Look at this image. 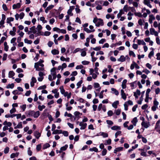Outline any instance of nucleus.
<instances>
[{
	"instance_id": "nucleus-1",
	"label": "nucleus",
	"mask_w": 160,
	"mask_h": 160,
	"mask_svg": "<svg viewBox=\"0 0 160 160\" xmlns=\"http://www.w3.org/2000/svg\"><path fill=\"white\" fill-rule=\"evenodd\" d=\"M103 2V1H96L95 2V4L97 5L96 9L98 10H100L102 9V5Z\"/></svg>"
},
{
	"instance_id": "nucleus-2",
	"label": "nucleus",
	"mask_w": 160,
	"mask_h": 160,
	"mask_svg": "<svg viewBox=\"0 0 160 160\" xmlns=\"http://www.w3.org/2000/svg\"><path fill=\"white\" fill-rule=\"evenodd\" d=\"M89 28L90 30H89L87 28H84L83 30L88 33H90L91 32H94L95 31V30L93 29L94 27L93 26L90 25Z\"/></svg>"
},
{
	"instance_id": "nucleus-3",
	"label": "nucleus",
	"mask_w": 160,
	"mask_h": 160,
	"mask_svg": "<svg viewBox=\"0 0 160 160\" xmlns=\"http://www.w3.org/2000/svg\"><path fill=\"white\" fill-rule=\"evenodd\" d=\"M160 120L157 121L155 126L154 129L160 134Z\"/></svg>"
},
{
	"instance_id": "nucleus-4",
	"label": "nucleus",
	"mask_w": 160,
	"mask_h": 160,
	"mask_svg": "<svg viewBox=\"0 0 160 160\" xmlns=\"http://www.w3.org/2000/svg\"><path fill=\"white\" fill-rule=\"evenodd\" d=\"M43 62V60L40 59L38 62L35 63L34 66H38V67H39V66L44 67V64L42 63Z\"/></svg>"
},
{
	"instance_id": "nucleus-5",
	"label": "nucleus",
	"mask_w": 160,
	"mask_h": 160,
	"mask_svg": "<svg viewBox=\"0 0 160 160\" xmlns=\"http://www.w3.org/2000/svg\"><path fill=\"white\" fill-rule=\"evenodd\" d=\"M98 20L97 22L96 23V26L98 27H99L100 26H103L104 22L103 20L101 18H98Z\"/></svg>"
},
{
	"instance_id": "nucleus-6",
	"label": "nucleus",
	"mask_w": 160,
	"mask_h": 160,
	"mask_svg": "<svg viewBox=\"0 0 160 160\" xmlns=\"http://www.w3.org/2000/svg\"><path fill=\"white\" fill-rule=\"evenodd\" d=\"M150 34L151 35H154L156 36H158V33L157 32L155 31L153 28H151L150 29Z\"/></svg>"
},
{
	"instance_id": "nucleus-7",
	"label": "nucleus",
	"mask_w": 160,
	"mask_h": 160,
	"mask_svg": "<svg viewBox=\"0 0 160 160\" xmlns=\"http://www.w3.org/2000/svg\"><path fill=\"white\" fill-rule=\"evenodd\" d=\"M33 110H29L25 112V114L28 117H32L34 112Z\"/></svg>"
},
{
	"instance_id": "nucleus-8",
	"label": "nucleus",
	"mask_w": 160,
	"mask_h": 160,
	"mask_svg": "<svg viewBox=\"0 0 160 160\" xmlns=\"http://www.w3.org/2000/svg\"><path fill=\"white\" fill-rule=\"evenodd\" d=\"M37 82L36 78L34 77H32L31 81L30 82V86L32 87H33L34 85V83Z\"/></svg>"
},
{
	"instance_id": "nucleus-9",
	"label": "nucleus",
	"mask_w": 160,
	"mask_h": 160,
	"mask_svg": "<svg viewBox=\"0 0 160 160\" xmlns=\"http://www.w3.org/2000/svg\"><path fill=\"white\" fill-rule=\"evenodd\" d=\"M141 125L145 128H147L150 126L149 122H146L144 121L142 122Z\"/></svg>"
},
{
	"instance_id": "nucleus-10",
	"label": "nucleus",
	"mask_w": 160,
	"mask_h": 160,
	"mask_svg": "<svg viewBox=\"0 0 160 160\" xmlns=\"http://www.w3.org/2000/svg\"><path fill=\"white\" fill-rule=\"evenodd\" d=\"M79 125L81 127L80 129L81 130H83L85 129L86 128L87 124L86 123H83L82 122H80L79 123Z\"/></svg>"
},
{
	"instance_id": "nucleus-11",
	"label": "nucleus",
	"mask_w": 160,
	"mask_h": 160,
	"mask_svg": "<svg viewBox=\"0 0 160 160\" xmlns=\"http://www.w3.org/2000/svg\"><path fill=\"white\" fill-rule=\"evenodd\" d=\"M143 3L145 5H147L149 8H152V6L150 4V0H144Z\"/></svg>"
},
{
	"instance_id": "nucleus-12",
	"label": "nucleus",
	"mask_w": 160,
	"mask_h": 160,
	"mask_svg": "<svg viewBox=\"0 0 160 160\" xmlns=\"http://www.w3.org/2000/svg\"><path fill=\"white\" fill-rule=\"evenodd\" d=\"M121 91L122 98L124 100H125L127 98V96L125 93L124 92V91L123 89L121 90Z\"/></svg>"
},
{
	"instance_id": "nucleus-13",
	"label": "nucleus",
	"mask_w": 160,
	"mask_h": 160,
	"mask_svg": "<svg viewBox=\"0 0 160 160\" xmlns=\"http://www.w3.org/2000/svg\"><path fill=\"white\" fill-rule=\"evenodd\" d=\"M21 4L20 3H18L16 4H14L12 6V8L15 9L17 8H19L21 6Z\"/></svg>"
},
{
	"instance_id": "nucleus-14",
	"label": "nucleus",
	"mask_w": 160,
	"mask_h": 160,
	"mask_svg": "<svg viewBox=\"0 0 160 160\" xmlns=\"http://www.w3.org/2000/svg\"><path fill=\"white\" fill-rule=\"evenodd\" d=\"M149 22L150 24L152 23V21L155 19L154 16L152 14L150 15L149 16Z\"/></svg>"
},
{
	"instance_id": "nucleus-15",
	"label": "nucleus",
	"mask_w": 160,
	"mask_h": 160,
	"mask_svg": "<svg viewBox=\"0 0 160 160\" xmlns=\"http://www.w3.org/2000/svg\"><path fill=\"white\" fill-rule=\"evenodd\" d=\"M40 115V112L39 111H38L36 112H35L34 111L33 114V117L34 118H37L38 117V116Z\"/></svg>"
},
{
	"instance_id": "nucleus-16",
	"label": "nucleus",
	"mask_w": 160,
	"mask_h": 160,
	"mask_svg": "<svg viewBox=\"0 0 160 160\" xmlns=\"http://www.w3.org/2000/svg\"><path fill=\"white\" fill-rule=\"evenodd\" d=\"M127 82V80L126 79H124L122 82V89H125L126 88L127 86L126 83Z\"/></svg>"
},
{
	"instance_id": "nucleus-17",
	"label": "nucleus",
	"mask_w": 160,
	"mask_h": 160,
	"mask_svg": "<svg viewBox=\"0 0 160 160\" xmlns=\"http://www.w3.org/2000/svg\"><path fill=\"white\" fill-rule=\"evenodd\" d=\"M68 145L67 144H66L64 146L61 147L60 148V150L59 151V153H61V152H62V151H65L66 150V149L68 148Z\"/></svg>"
},
{
	"instance_id": "nucleus-18",
	"label": "nucleus",
	"mask_w": 160,
	"mask_h": 160,
	"mask_svg": "<svg viewBox=\"0 0 160 160\" xmlns=\"http://www.w3.org/2000/svg\"><path fill=\"white\" fill-rule=\"evenodd\" d=\"M112 91V93L113 94H114L116 95H118L119 94V92L118 90H117L116 89L114 88H112L111 89Z\"/></svg>"
},
{
	"instance_id": "nucleus-19",
	"label": "nucleus",
	"mask_w": 160,
	"mask_h": 160,
	"mask_svg": "<svg viewBox=\"0 0 160 160\" xmlns=\"http://www.w3.org/2000/svg\"><path fill=\"white\" fill-rule=\"evenodd\" d=\"M53 55L58 54L59 53V51L56 49H54L51 51Z\"/></svg>"
},
{
	"instance_id": "nucleus-20",
	"label": "nucleus",
	"mask_w": 160,
	"mask_h": 160,
	"mask_svg": "<svg viewBox=\"0 0 160 160\" xmlns=\"http://www.w3.org/2000/svg\"><path fill=\"white\" fill-rule=\"evenodd\" d=\"M34 135L37 139H38L41 136V134L38 132L36 131L34 133Z\"/></svg>"
},
{
	"instance_id": "nucleus-21",
	"label": "nucleus",
	"mask_w": 160,
	"mask_h": 160,
	"mask_svg": "<svg viewBox=\"0 0 160 160\" xmlns=\"http://www.w3.org/2000/svg\"><path fill=\"white\" fill-rule=\"evenodd\" d=\"M130 86L132 87V89H133L137 87V85L136 84V81L130 83Z\"/></svg>"
},
{
	"instance_id": "nucleus-22",
	"label": "nucleus",
	"mask_w": 160,
	"mask_h": 160,
	"mask_svg": "<svg viewBox=\"0 0 160 160\" xmlns=\"http://www.w3.org/2000/svg\"><path fill=\"white\" fill-rule=\"evenodd\" d=\"M138 44L139 45H140L142 44V45H146L145 42L144 41L138 39Z\"/></svg>"
},
{
	"instance_id": "nucleus-23",
	"label": "nucleus",
	"mask_w": 160,
	"mask_h": 160,
	"mask_svg": "<svg viewBox=\"0 0 160 160\" xmlns=\"http://www.w3.org/2000/svg\"><path fill=\"white\" fill-rule=\"evenodd\" d=\"M62 133V130H55L52 132L53 134H61Z\"/></svg>"
},
{
	"instance_id": "nucleus-24",
	"label": "nucleus",
	"mask_w": 160,
	"mask_h": 160,
	"mask_svg": "<svg viewBox=\"0 0 160 160\" xmlns=\"http://www.w3.org/2000/svg\"><path fill=\"white\" fill-rule=\"evenodd\" d=\"M36 70L38 71H43L44 70V67H39L38 66H34Z\"/></svg>"
},
{
	"instance_id": "nucleus-25",
	"label": "nucleus",
	"mask_w": 160,
	"mask_h": 160,
	"mask_svg": "<svg viewBox=\"0 0 160 160\" xmlns=\"http://www.w3.org/2000/svg\"><path fill=\"white\" fill-rule=\"evenodd\" d=\"M119 102L118 101H116L113 103L112 104V107L115 108H117V105L119 104Z\"/></svg>"
},
{
	"instance_id": "nucleus-26",
	"label": "nucleus",
	"mask_w": 160,
	"mask_h": 160,
	"mask_svg": "<svg viewBox=\"0 0 160 160\" xmlns=\"http://www.w3.org/2000/svg\"><path fill=\"white\" fill-rule=\"evenodd\" d=\"M138 122V119L136 117H135L133 118L132 120V121L131 122L133 124V125L134 126H136V123Z\"/></svg>"
},
{
	"instance_id": "nucleus-27",
	"label": "nucleus",
	"mask_w": 160,
	"mask_h": 160,
	"mask_svg": "<svg viewBox=\"0 0 160 160\" xmlns=\"http://www.w3.org/2000/svg\"><path fill=\"white\" fill-rule=\"evenodd\" d=\"M123 149L122 147H118L115 148V149L114 150V153H116L117 152H119L121 151H122Z\"/></svg>"
},
{
	"instance_id": "nucleus-28",
	"label": "nucleus",
	"mask_w": 160,
	"mask_h": 160,
	"mask_svg": "<svg viewBox=\"0 0 160 160\" xmlns=\"http://www.w3.org/2000/svg\"><path fill=\"white\" fill-rule=\"evenodd\" d=\"M36 29V28H35V26H33L31 28H30V29L32 31L33 34H35L37 32Z\"/></svg>"
},
{
	"instance_id": "nucleus-29",
	"label": "nucleus",
	"mask_w": 160,
	"mask_h": 160,
	"mask_svg": "<svg viewBox=\"0 0 160 160\" xmlns=\"http://www.w3.org/2000/svg\"><path fill=\"white\" fill-rule=\"evenodd\" d=\"M99 135L102 136L103 138H106L108 137V134L107 133L102 132L99 133Z\"/></svg>"
},
{
	"instance_id": "nucleus-30",
	"label": "nucleus",
	"mask_w": 160,
	"mask_h": 160,
	"mask_svg": "<svg viewBox=\"0 0 160 160\" xmlns=\"http://www.w3.org/2000/svg\"><path fill=\"white\" fill-rule=\"evenodd\" d=\"M125 58L123 55L121 56L120 58L118 59V61L123 62L125 61Z\"/></svg>"
},
{
	"instance_id": "nucleus-31",
	"label": "nucleus",
	"mask_w": 160,
	"mask_h": 160,
	"mask_svg": "<svg viewBox=\"0 0 160 160\" xmlns=\"http://www.w3.org/2000/svg\"><path fill=\"white\" fill-rule=\"evenodd\" d=\"M111 129L112 130H120L121 128L120 126H114L111 127Z\"/></svg>"
},
{
	"instance_id": "nucleus-32",
	"label": "nucleus",
	"mask_w": 160,
	"mask_h": 160,
	"mask_svg": "<svg viewBox=\"0 0 160 160\" xmlns=\"http://www.w3.org/2000/svg\"><path fill=\"white\" fill-rule=\"evenodd\" d=\"M15 75V73L13 71H10L9 72L8 77L10 78H12Z\"/></svg>"
},
{
	"instance_id": "nucleus-33",
	"label": "nucleus",
	"mask_w": 160,
	"mask_h": 160,
	"mask_svg": "<svg viewBox=\"0 0 160 160\" xmlns=\"http://www.w3.org/2000/svg\"><path fill=\"white\" fill-rule=\"evenodd\" d=\"M4 49L6 51H7L8 50V48H9L8 46L7 45V43L6 42H5L4 43Z\"/></svg>"
},
{
	"instance_id": "nucleus-34",
	"label": "nucleus",
	"mask_w": 160,
	"mask_h": 160,
	"mask_svg": "<svg viewBox=\"0 0 160 160\" xmlns=\"http://www.w3.org/2000/svg\"><path fill=\"white\" fill-rule=\"evenodd\" d=\"M89 150L90 151L92 152L94 151L95 152H98V150L97 148L96 147H93L92 148H90L89 149Z\"/></svg>"
},
{
	"instance_id": "nucleus-35",
	"label": "nucleus",
	"mask_w": 160,
	"mask_h": 160,
	"mask_svg": "<svg viewBox=\"0 0 160 160\" xmlns=\"http://www.w3.org/2000/svg\"><path fill=\"white\" fill-rule=\"evenodd\" d=\"M26 105L25 104H23L22 105H21L20 107V108L22 109V111L24 112L25 111L26 108Z\"/></svg>"
},
{
	"instance_id": "nucleus-36",
	"label": "nucleus",
	"mask_w": 160,
	"mask_h": 160,
	"mask_svg": "<svg viewBox=\"0 0 160 160\" xmlns=\"http://www.w3.org/2000/svg\"><path fill=\"white\" fill-rule=\"evenodd\" d=\"M45 107V106L44 105H42V106L39 105L38 107V108L40 111H42V109H44Z\"/></svg>"
},
{
	"instance_id": "nucleus-37",
	"label": "nucleus",
	"mask_w": 160,
	"mask_h": 160,
	"mask_svg": "<svg viewBox=\"0 0 160 160\" xmlns=\"http://www.w3.org/2000/svg\"><path fill=\"white\" fill-rule=\"evenodd\" d=\"M143 100V95H142L139 98V100L138 101L137 103L139 104H141Z\"/></svg>"
},
{
	"instance_id": "nucleus-38",
	"label": "nucleus",
	"mask_w": 160,
	"mask_h": 160,
	"mask_svg": "<svg viewBox=\"0 0 160 160\" xmlns=\"http://www.w3.org/2000/svg\"><path fill=\"white\" fill-rule=\"evenodd\" d=\"M24 42L26 43L31 44L32 43V41L31 40H28L27 38H25L24 39Z\"/></svg>"
},
{
	"instance_id": "nucleus-39",
	"label": "nucleus",
	"mask_w": 160,
	"mask_h": 160,
	"mask_svg": "<svg viewBox=\"0 0 160 160\" xmlns=\"http://www.w3.org/2000/svg\"><path fill=\"white\" fill-rule=\"evenodd\" d=\"M50 147V145L49 143H46L44 144L43 147V149H45L47 148H49Z\"/></svg>"
},
{
	"instance_id": "nucleus-40",
	"label": "nucleus",
	"mask_w": 160,
	"mask_h": 160,
	"mask_svg": "<svg viewBox=\"0 0 160 160\" xmlns=\"http://www.w3.org/2000/svg\"><path fill=\"white\" fill-rule=\"evenodd\" d=\"M82 83V80H81L77 83V85L78 86L77 88H78L81 87V85Z\"/></svg>"
},
{
	"instance_id": "nucleus-41",
	"label": "nucleus",
	"mask_w": 160,
	"mask_h": 160,
	"mask_svg": "<svg viewBox=\"0 0 160 160\" xmlns=\"http://www.w3.org/2000/svg\"><path fill=\"white\" fill-rule=\"evenodd\" d=\"M14 20V18L12 17H10L7 18V22L8 23H10L11 22L13 21Z\"/></svg>"
},
{
	"instance_id": "nucleus-42",
	"label": "nucleus",
	"mask_w": 160,
	"mask_h": 160,
	"mask_svg": "<svg viewBox=\"0 0 160 160\" xmlns=\"http://www.w3.org/2000/svg\"><path fill=\"white\" fill-rule=\"evenodd\" d=\"M14 84L13 83H11V84H9L8 86H7V88H14Z\"/></svg>"
},
{
	"instance_id": "nucleus-43",
	"label": "nucleus",
	"mask_w": 160,
	"mask_h": 160,
	"mask_svg": "<svg viewBox=\"0 0 160 160\" xmlns=\"http://www.w3.org/2000/svg\"><path fill=\"white\" fill-rule=\"evenodd\" d=\"M129 55L130 56H132L134 57H136V55L135 54L134 52L132 51H130L129 52Z\"/></svg>"
},
{
	"instance_id": "nucleus-44",
	"label": "nucleus",
	"mask_w": 160,
	"mask_h": 160,
	"mask_svg": "<svg viewBox=\"0 0 160 160\" xmlns=\"http://www.w3.org/2000/svg\"><path fill=\"white\" fill-rule=\"evenodd\" d=\"M62 133L65 137H67L68 135V133L67 131H64L63 132L62 131Z\"/></svg>"
},
{
	"instance_id": "nucleus-45",
	"label": "nucleus",
	"mask_w": 160,
	"mask_h": 160,
	"mask_svg": "<svg viewBox=\"0 0 160 160\" xmlns=\"http://www.w3.org/2000/svg\"><path fill=\"white\" fill-rule=\"evenodd\" d=\"M108 68H109L108 70V72H113V70L112 68H111V66L110 65H108Z\"/></svg>"
},
{
	"instance_id": "nucleus-46",
	"label": "nucleus",
	"mask_w": 160,
	"mask_h": 160,
	"mask_svg": "<svg viewBox=\"0 0 160 160\" xmlns=\"http://www.w3.org/2000/svg\"><path fill=\"white\" fill-rule=\"evenodd\" d=\"M154 51L153 50L150 52L148 54V57L149 58H151V57L152 56L154 55Z\"/></svg>"
},
{
	"instance_id": "nucleus-47",
	"label": "nucleus",
	"mask_w": 160,
	"mask_h": 160,
	"mask_svg": "<svg viewBox=\"0 0 160 160\" xmlns=\"http://www.w3.org/2000/svg\"><path fill=\"white\" fill-rule=\"evenodd\" d=\"M32 152L30 150V148H28V154L29 156H31L32 155Z\"/></svg>"
},
{
	"instance_id": "nucleus-48",
	"label": "nucleus",
	"mask_w": 160,
	"mask_h": 160,
	"mask_svg": "<svg viewBox=\"0 0 160 160\" xmlns=\"http://www.w3.org/2000/svg\"><path fill=\"white\" fill-rule=\"evenodd\" d=\"M16 112V109L15 108H13L10 111V112L11 114H12L15 112Z\"/></svg>"
},
{
	"instance_id": "nucleus-49",
	"label": "nucleus",
	"mask_w": 160,
	"mask_h": 160,
	"mask_svg": "<svg viewBox=\"0 0 160 160\" xmlns=\"http://www.w3.org/2000/svg\"><path fill=\"white\" fill-rule=\"evenodd\" d=\"M42 28L41 25L39 24L37 27L36 29H37L38 32H39L42 29Z\"/></svg>"
},
{
	"instance_id": "nucleus-50",
	"label": "nucleus",
	"mask_w": 160,
	"mask_h": 160,
	"mask_svg": "<svg viewBox=\"0 0 160 160\" xmlns=\"http://www.w3.org/2000/svg\"><path fill=\"white\" fill-rule=\"evenodd\" d=\"M121 109H118L116 111V114L117 115H119L121 113Z\"/></svg>"
},
{
	"instance_id": "nucleus-51",
	"label": "nucleus",
	"mask_w": 160,
	"mask_h": 160,
	"mask_svg": "<svg viewBox=\"0 0 160 160\" xmlns=\"http://www.w3.org/2000/svg\"><path fill=\"white\" fill-rule=\"evenodd\" d=\"M9 148L8 147H6L4 149V153L5 154L8 153L9 151Z\"/></svg>"
},
{
	"instance_id": "nucleus-52",
	"label": "nucleus",
	"mask_w": 160,
	"mask_h": 160,
	"mask_svg": "<svg viewBox=\"0 0 160 160\" xmlns=\"http://www.w3.org/2000/svg\"><path fill=\"white\" fill-rule=\"evenodd\" d=\"M72 9L70 8L69 10H68L67 13L68 14L70 15L71 16H72L73 15V14L72 13Z\"/></svg>"
},
{
	"instance_id": "nucleus-53",
	"label": "nucleus",
	"mask_w": 160,
	"mask_h": 160,
	"mask_svg": "<svg viewBox=\"0 0 160 160\" xmlns=\"http://www.w3.org/2000/svg\"><path fill=\"white\" fill-rule=\"evenodd\" d=\"M90 62L86 61H82V63L83 65H87L89 64Z\"/></svg>"
},
{
	"instance_id": "nucleus-54",
	"label": "nucleus",
	"mask_w": 160,
	"mask_h": 160,
	"mask_svg": "<svg viewBox=\"0 0 160 160\" xmlns=\"http://www.w3.org/2000/svg\"><path fill=\"white\" fill-rule=\"evenodd\" d=\"M106 122L108 124L110 125H112L113 124V122L111 120H107Z\"/></svg>"
},
{
	"instance_id": "nucleus-55",
	"label": "nucleus",
	"mask_w": 160,
	"mask_h": 160,
	"mask_svg": "<svg viewBox=\"0 0 160 160\" xmlns=\"http://www.w3.org/2000/svg\"><path fill=\"white\" fill-rule=\"evenodd\" d=\"M2 8H3V9L4 11H7V10H8V8L7 7V6L6 4H3L2 5Z\"/></svg>"
},
{
	"instance_id": "nucleus-56",
	"label": "nucleus",
	"mask_w": 160,
	"mask_h": 160,
	"mask_svg": "<svg viewBox=\"0 0 160 160\" xmlns=\"http://www.w3.org/2000/svg\"><path fill=\"white\" fill-rule=\"evenodd\" d=\"M46 88V86L45 85H44L41 86L39 87L38 89V90H41L44 89Z\"/></svg>"
},
{
	"instance_id": "nucleus-57",
	"label": "nucleus",
	"mask_w": 160,
	"mask_h": 160,
	"mask_svg": "<svg viewBox=\"0 0 160 160\" xmlns=\"http://www.w3.org/2000/svg\"><path fill=\"white\" fill-rule=\"evenodd\" d=\"M94 86L95 88H99L100 87L99 84L97 82H95L94 83Z\"/></svg>"
},
{
	"instance_id": "nucleus-58",
	"label": "nucleus",
	"mask_w": 160,
	"mask_h": 160,
	"mask_svg": "<svg viewBox=\"0 0 160 160\" xmlns=\"http://www.w3.org/2000/svg\"><path fill=\"white\" fill-rule=\"evenodd\" d=\"M19 18L20 19H22L24 16V13L23 12H21L20 14H19Z\"/></svg>"
},
{
	"instance_id": "nucleus-59",
	"label": "nucleus",
	"mask_w": 160,
	"mask_h": 160,
	"mask_svg": "<svg viewBox=\"0 0 160 160\" xmlns=\"http://www.w3.org/2000/svg\"><path fill=\"white\" fill-rule=\"evenodd\" d=\"M41 148V146L40 144L38 145L36 147V149L38 151H39Z\"/></svg>"
},
{
	"instance_id": "nucleus-60",
	"label": "nucleus",
	"mask_w": 160,
	"mask_h": 160,
	"mask_svg": "<svg viewBox=\"0 0 160 160\" xmlns=\"http://www.w3.org/2000/svg\"><path fill=\"white\" fill-rule=\"evenodd\" d=\"M123 10L126 12L128 11V6L127 5H126L124 7L123 9Z\"/></svg>"
},
{
	"instance_id": "nucleus-61",
	"label": "nucleus",
	"mask_w": 160,
	"mask_h": 160,
	"mask_svg": "<svg viewBox=\"0 0 160 160\" xmlns=\"http://www.w3.org/2000/svg\"><path fill=\"white\" fill-rule=\"evenodd\" d=\"M74 115L76 116H79L80 114H82V113H80V112L78 111H76L74 113Z\"/></svg>"
},
{
	"instance_id": "nucleus-62",
	"label": "nucleus",
	"mask_w": 160,
	"mask_h": 160,
	"mask_svg": "<svg viewBox=\"0 0 160 160\" xmlns=\"http://www.w3.org/2000/svg\"><path fill=\"white\" fill-rule=\"evenodd\" d=\"M107 152V150L106 149H103L102 152V156H105L106 155Z\"/></svg>"
},
{
	"instance_id": "nucleus-63",
	"label": "nucleus",
	"mask_w": 160,
	"mask_h": 160,
	"mask_svg": "<svg viewBox=\"0 0 160 160\" xmlns=\"http://www.w3.org/2000/svg\"><path fill=\"white\" fill-rule=\"evenodd\" d=\"M106 40L104 38H102V39L101 40H100L99 41V44H103L104 42H106Z\"/></svg>"
},
{
	"instance_id": "nucleus-64",
	"label": "nucleus",
	"mask_w": 160,
	"mask_h": 160,
	"mask_svg": "<svg viewBox=\"0 0 160 160\" xmlns=\"http://www.w3.org/2000/svg\"><path fill=\"white\" fill-rule=\"evenodd\" d=\"M153 104L154 106L158 107L159 103L156 100H155L154 101Z\"/></svg>"
}]
</instances>
